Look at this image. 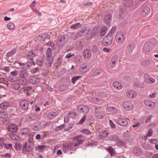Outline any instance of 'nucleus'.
<instances>
[{"instance_id": "obj_1", "label": "nucleus", "mask_w": 158, "mask_h": 158, "mask_svg": "<svg viewBox=\"0 0 158 158\" xmlns=\"http://www.w3.org/2000/svg\"><path fill=\"white\" fill-rule=\"evenodd\" d=\"M85 140L84 136L81 135L74 137L73 139V141L74 142V145L77 146L82 144Z\"/></svg>"}, {"instance_id": "obj_2", "label": "nucleus", "mask_w": 158, "mask_h": 158, "mask_svg": "<svg viewBox=\"0 0 158 158\" xmlns=\"http://www.w3.org/2000/svg\"><path fill=\"white\" fill-rule=\"evenodd\" d=\"M33 149L34 148L32 144L30 143H28L27 142H26L23 143L22 148V151L23 153L28 152L32 151Z\"/></svg>"}, {"instance_id": "obj_3", "label": "nucleus", "mask_w": 158, "mask_h": 158, "mask_svg": "<svg viewBox=\"0 0 158 158\" xmlns=\"http://www.w3.org/2000/svg\"><path fill=\"white\" fill-rule=\"evenodd\" d=\"M94 115L96 118L99 119H102L104 117V112L100 107L95 108Z\"/></svg>"}, {"instance_id": "obj_4", "label": "nucleus", "mask_w": 158, "mask_h": 158, "mask_svg": "<svg viewBox=\"0 0 158 158\" xmlns=\"http://www.w3.org/2000/svg\"><path fill=\"white\" fill-rule=\"evenodd\" d=\"M122 106L124 110L127 111L132 110L134 108L133 105L129 101H125L123 102Z\"/></svg>"}, {"instance_id": "obj_5", "label": "nucleus", "mask_w": 158, "mask_h": 158, "mask_svg": "<svg viewBox=\"0 0 158 158\" xmlns=\"http://www.w3.org/2000/svg\"><path fill=\"white\" fill-rule=\"evenodd\" d=\"M52 49L50 48H48L47 50L46 54L47 60L49 62L48 63L50 65L52 64L53 60L52 56Z\"/></svg>"}, {"instance_id": "obj_6", "label": "nucleus", "mask_w": 158, "mask_h": 158, "mask_svg": "<svg viewBox=\"0 0 158 158\" xmlns=\"http://www.w3.org/2000/svg\"><path fill=\"white\" fill-rule=\"evenodd\" d=\"M112 37L108 35L104 37L102 40V43L104 46H108L110 45L112 43Z\"/></svg>"}, {"instance_id": "obj_7", "label": "nucleus", "mask_w": 158, "mask_h": 158, "mask_svg": "<svg viewBox=\"0 0 158 158\" xmlns=\"http://www.w3.org/2000/svg\"><path fill=\"white\" fill-rule=\"evenodd\" d=\"M115 38L116 42L119 44L122 43L125 39L123 33L121 32H119L117 33Z\"/></svg>"}, {"instance_id": "obj_8", "label": "nucleus", "mask_w": 158, "mask_h": 158, "mask_svg": "<svg viewBox=\"0 0 158 158\" xmlns=\"http://www.w3.org/2000/svg\"><path fill=\"white\" fill-rule=\"evenodd\" d=\"M77 110L80 113H87L89 111V109L87 106L81 105L77 107Z\"/></svg>"}, {"instance_id": "obj_9", "label": "nucleus", "mask_w": 158, "mask_h": 158, "mask_svg": "<svg viewBox=\"0 0 158 158\" xmlns=\"http://www.w3.org/2000/svg\"><path fill=\"white\" fill-rule=\"evenodd\" d=\"M143 77L144 81L147 83L152 84L155 82V80L154 78L151 77L148 74H144Z\"/></svg>"}, {"instance_id": "obj_10", "label": "nucleus", "mask_w": 158, "mask_h": 158, "mask_svg": "<svg viewBox=\"0 0 158 158\" xmlns=\"http://www.w3.org/2000/svg\"><path fill=\"white\" fill-rule=\"evenodd\" d=\"M118 57L116 55L113 56L111 58L110 62V66L111 68H114L117 64Z\"/></svg>"}, {"instance_id": "obj_11", "label": "nucleus", "mask_w": 158, "mask_h": 158, "mask_svg": "<svg viewBox=\"0 0 158 158\" xmlns=\"http://www.w3.org/2000/svg\"><path fill=\"white\" fill-rule=\"evenodd\" d=\"M29 81L33 84H36L39 82L40 79L37 76H32L29 77Z\"/></svg>"}, {"instance_id": "obj_12", "label": "nucleus", "mask_w": 158, "mask_h": 158, "mask_svg": "<svg viewBox=\"0 0 158 158\" xmlns=\"http://www.w3.org/2000/svg\"><path fill=\"white\" fill-rule=\"evenodd\" d=\"M117 123L119 125L123 126H127L128 124L127 120L123 118H118L117 119Z\"/></svg>"}, {"instance_id": "obj_13", "label": "nucleus", "mask_w": 158, "mask_h": 158, "mask_svg": "<svg viewBox=\"0 0 158 158\" xmlns=\"http://www.w3.org/2000/svg\"><path fill=\"white\" fill-rule=\"evenodd\" d=\"M150 11V8L148 6H145L142 9L141 15L142 16L145 17L149 14Z\"/></svg>"}, {"instance_id": "obj_14", "label": "nucleus", "mask_w": 158, "mask_h": 158, "mask_svg": "<svg viewBox=\"0 0 158 158\" xmlns=\"http://www.w3.org/2000/svg\"><path fill=\"white\" fill-rule=\"evenodd\" d=\"M91 56V52L89 49L86 48L84 50L83 52V56L84 59H90Z\"/></svg>"}, {"instance_id": "obj_15", "label": "nucleus", "mask_w": 158, "mask_h": 158, "mask_svg": "<svg viewBox=\"0 0 158 158\" xmlns=\"http://www.w3.org/2000/svg\"><path fill=\"white\" fill-rule=\"evenodd\" d=\"M127 97L131 99L135 98L137 96L136 92L131 90H130L127 91L126 93Z\"/></svg>"}, {"instance_id": "obj_16", "label": "nucleus", "mask_w": 158, "mask_h": 158, "mask_svg": "<svg viewBox=\"0 0 158 158\" xmlns=\"http://www.w3.org/2000/svg\"><path fill=\"white\" fill-rule=\"evenodd\" d=\"M144 102L147 106L152 108L155 107L156 105L155 102L149 100H145L144 101Z\"/></svg>"}, {"instance_id": "obj_17", "label": "nucleus", "mask_w": 158, "mask_h": 158, "mask_svg": "<svg viewBox=\"0 0 158 158\" xmlns=\"http://www.w3.org/2000/svg\"><path fill=\"white\" fill-rule=\"evenodd\" d=\"M7 129L9 131L15 132L17 130L18 127L16 125L14 124H11L8 126Z\"/></svg>"}, {"instance_id": "obj_18", "label": "nucleus", "mask_w": 158, "mask_h": 158, "mask_svg": "<svg viewBox=\"0 0 158 158\" xmlns=\"http://www.w3.org/2000/svg\"><path fill=\"white\" fill-rule=\"evenodd\" d=\"M109 134V132L106 130H103L99 132L98 136L101 139H103L107 137Z\"/></svg>"}, {"instance_id": "obj_19", "label": "nucleus", "mask_w": 158, "mask_h": 158, "mask_svg": "<svg viewBox=\"0 0 158 158\" xmlns=\"http://www.w3.org/2000/svg\"><path fill=\"white\" fill-rule=\"evenodd\" d=\"M29 102L26 100H23L21 101L20 103L21 107L24 110H27L28 109Z\"/></svg>"}, {"instance_id": "obj_20", "label": "nucleus", "mask_w": 158, "mask_h": 158, "mask_svg": "<svg viewBox=\"0 0 158 158\" xmlns=\"http://www.w3.org/2000/svg\"><path fill=\"white\" fill-rule=\"evenodd\" d=\"M106 110L111 114H116L118 112V109L114 106H108L106 108Z\"/></svg>"}, {"instance_id": "obj_21", "label": "nucleus", "mask_w": 158, "mask_h": 158, "mask_svg": "<svg viewBox=\"0 0 158 158\" xmlns=\"http://www.w3.org/2000/svg\"><path fill=\"white\" fill-rule=\"evenodd\" d=\"M50 38V35L47 34H43L37 36V39L40 40L44 41L46 39H49Z\"/></svg>"}, {"instance_id": "obj_22", "label": "nucleus", "mask_w": 158, "mask_h": 158, "mask_svg": "<svg viewBox=\"0 0 158 158\" xmlns=\"http://www.w3.org/2000/svg\"><path fill=\"white\" fill-rule=\"evenodd\" d=\"M67 40L64 35H62L59 37L57 40L58 43L61 45L64 44L67 42Z\"/></svg>"}, {"instance_id": "obj_23", "label": "nucleus", "mask_w": 158, "mask_h": 158, "mask_svg": "<svg viewBox=\"0 0 158 158\" xmlns=\"http://www.w3.org/2000/svg\"><path fill=\"white\" fill-rule=\"evenodd\" d=\"M112 19V16L111 15L108 14L104 16V20L105 23L108 25L111 22Z\"/></svg>"}, {"instance_id": "obj_24", "label": "nucleus", "mask_w": 158, "mask_h": 158, "mask_svg": "<svg viewBox=\"0 0 158 158\" xmlns=\"http://www.w3.org/2000/svg\"><path fill=\"white\" fill-rule=\"evenodd\" d=\"M133 153L137 156H141L143 154V152L141 149L138 147H135L133 149Z\"/></svg>"}, {"instance_id": "obj_25", "label": "nucleus", "mask_w": 158, "mask_h": 158, "mask_svg": "<svg viewBox=\"0 0 158 158\" xmlns=\"http://www.w3.org/2000/svg\"><path fill=\"white\" fill-rule=\"evenodd\" d=\"M112 85L115 88L118 90L121 89L123 87L121 83L117 81L114 82Z\"/></svg>"}, {"instance_id": "obj_26", "label": "nucleus", "mask_w": 158, "mask_h": 158, "mask_svg": "<svg viewBox=\"0 0 158 158\" xmlns=\"http://www.w3.org/2000/svg\"><path fill=\"white\" fill-rule=\"evenodd\" d=\"M10 138L14 141L19 140L20 139V137L14 133H11L10 134Z\"/></svg>"}, {"instance_id": "obj_27", "label": "nucleus", "mask_w": 158, "mask_h": 158, "mask_svg": "<svg viewBox=\"0 0 158 158\" xmlns=\"http://www.w3.org/2000/svg\"><path fill=\"white\" fill-rule=\"evenodd\" d=\"M88 69L86 65L84 63H82L79 68V71L82 73H85L87 71Z\"/></svg>"}, {"instance_id": "obj_28", "label": "nucleus", "mask_w": 158, "mask_h": 158, "mask_svg": "<svg viewBox=\"0 0 158 158\" xmlns=\"http://www.w3.org/2000/svg\"><path fill=\"white\" fill-rule=\"evenodd\" d=\"M35 56V53L34 52L32 51L29 52L27 54L28 58L31 60H33L34 57Z\"/></svg>"}, {"instance_id": "obj_29", "label": "nucleus", "mask_w": 158, "mask_h": 158, "mask_svg": "<svg viewBox=\"0 0 158 158\" xmlns=\"http://www.w3.org/2000/svg\"><path fill=\"white\" fill-rule=\"evenodd\" d=\"M106 149L109 152L111 156H113L115 155V152L112 147H109Z\"/></svg>"}, {"instance_id": "obj_30", "label": "nucleus", "mask_w": 158, "mask_h": 158, "mask_svg": "<svg viewBox=\"0 0 158 158\" xmlns=\"http://www.w3.org/2000/svg\"><path fill=\"white\" fill-rule=\"evenodd\" d=\"M10 106L9 102H5L0 104V108L2 109L5 110Z\"/></svg>"}, {"instance_id": "obj_31", "label": "nucleus", "mask_w": 158, "mask_h": 158, "mask_svg": "<svg viewBox=\"0 0 158 158\" xmlns=\"http://www.w3.org/2000/svg\"><path fill=\"white\" fill-rule=\"evenodd\" d=\"M19 64L20 66H23L24 68H23V69H27L28 67H30L31 65V62H27L26 63H23L21 62H19Z\"/></svg>"}, {"instance_id": "obj_32", "label": "nucleus", "mask_w": 158, "mask_h": 158, "mask_svg": "<svg viewBox=\"0 0 158 158\" xmlns=\"http://www.w3.org/2000/svg\"><path fill=\"white\" fill-rule=\"evenodd\" d=\"M56 115V113L55 112H50L47 113V117L50 119H51L54 118Z\"/></svg>"}, {"instance_id": "obj_33", "label": "nucleus", "mask_w": 158, "mask_h": 158, "mask_svg": "<svg viewBox=\"0 0 158 158\" xmlns=\"http://www.w3.org/2000/svg\"><path fill=\"white\" fill-rule=\"evenodd\" d=\"M135 47V44L134 43H132L130 44L127 47V52L129 53H131L133 49Z\"/></svg>"}, {"instance_id": "obj_34", "label": "nucleus", "mask_w": 158, "mask_h": 158, "mask_svg": "<svg viewBox=\"0 0 158 158\" xmlns=\"http://www.w3.org/2000/svg\"><path fill=\"white\" fill-rule=\"evenodd\" d=\"M80 132L83 133L85 135H90L92 134V131H91L89 130L86 129H82L80 131Z\"/></svg>"}, {"instance_id": "obj_35", "label": "nucleus", "mask_w": 158, "mask_h": 158, "mask_svg": "<svg viewBox=\"0 0 158 158\" xmlns=\"http://www.w3.org/2000/svg\"><path fill=\"white\" fill-rule=\"evenodd\" d=\"M100 30V35L101 36H103L106 32L107 28L105 27H102L101 28Z\"/></svg>"}, {"instance_id": "obj_36", "label": "nucleus", "mask_w": 158, "mask_h": 158, "mask_svg": "<svg viewBox=\"0 0 158 158\" xmlns=\"http://www.w3.org/2000/svg\"><path fill=\"white\" fill-rule=\"evenodd\" d=\"M100 73L99 72L97 71L96 69H93L90 73V75L92 77H94L97 75L100 74Z\"/></svg>"}, {"instance_id": "obj_37", "label": "nucleus", "mask_w": 158, "mask_h": 158, "mask_svg": "<svg viewBox=\"0 0 158 158\" xmlns=\"http://www.w3.org/2000/svg\"><path fill=\"white\" fill-rule=\"evenodd\" d=\"M17 52V50L15 49H12L9 52H7L6 53V56L9 57L13 56L15 53Z\"/></svg>"}, {"instance_id": "obj_38", "label": "nucleus", "mask_w": 158, "mask_h": 158, "mask_svg": "<svg viewBox=\"0 0 158 158\" xmlns=\"http://www.w3.org/2000/svg\"><path fill=\"white\" fill-rule=\"evenodd\" d=\"M19 74L20 77L22 78H25L27 77V71L25 70L20 71Z\"/></svg>"}, {"instance_id": "obj_39", "label": "nucleus", "mask_w": 158, "mask_h": 158, "mask_svg": "<svg viewBox=\"0 0 158 158\" xmlns=\"http://www.w3.org/2000/svg\"><path fill=\"white\" fill-rule=\"evenodd\" d=\"M8 116L7 113L5 111H0V118H5L7 117Z\"/></svg>"}, {"instance_id": "obj_40", "label": "nucleus", "mask_w": 158, "mask_h": 158, "mask_svg": "<svg viewBox=\"0 0 158 158\" xmlns=\"http://www.w3.org/2000/svg\"><path fill=\"white\" fill-rule=\"evenodd\" d=\"M7 27L10 30H12L15 28V26L12 23H10L7 24Z\"/></svg>"}, {"instance_id": "obj_41", "label": "nucleus", "mask_w": 158, "mask_h": 158, "mask_svg": "<svg viewBox=\"0 0 158 158\" xmlns=\"http://www.w3.org/2000/svg\"><path fill=\"white\" fill-rule=\"evenodd\" d=\"M21 134L23 135H25L28 134L29 132V130L27 128H24L20 131Z\"/></svg>"}, {"instance_id": "obj_42", "label": "nucleus", "mask_w": 158, "mask_h": 158, "mask_svg": "<svg viewBox=\"0 0 158 158\" xmlns=\"http://www.w3.org/2000/svg\"><path fill=\"white\" fill-rule=\"evenodd\" d=\"M81 27V25L79 23L73 24L71 26L70 28L72 29H77Z\"/></svg>"}, {"instance_id": "obj_43", "label": "nucleus", "mask_w": 158, "mask_h": 158, "mask_svg": "<svg viewBox=\"0 0 158 158\" xmlns=\"http://www.w3.org/2000/svg\"><path fill=\"white\" fill-rule=\"evenodd\" d=\"M134 85L135 86L138 88H142V86L138 80H135L134 81Z\"/></svg>"}, {"instance_id": "obj_44", "label": "nucleus", "mask_w": 158, "mask_h": 158, "mask_svg": "<svg viewBox=\"0 0 158 158\" xmlns=\"http://www.w3.org/2000/svg\"><path fill=\"white\" fill-rule=\"evenodd\" d=\"M116 27L115 26L113 27L111 30L107 34V35L110 36L112 37L113 34L114 33Z\"/></svg>"}, {"instance_id": "obj_45", "label": "nucleus", "mask_w": 158, "mask_h": 158, "mask_svg": "<svg viewBox=\"0 0 158 158\" xmlns=\"http://www.w3.org/2000/svg\"><path fill=\"white\" fill-rule=\"evenodd\" d=\"M87 31V32L86 31L85 32L86 34L85 35V37L87 39H90L91 38L92 34L91 31L89 30Z\"/></svg>"}, {"instance_id": "obj_46", "label": "nucleus", "mask_w": 158, "mask_h": 158, "mask_svg": "<svg viewBox=\"0 0 158 158\" xmlns=\"http://www.w3.org/2000/svg\"><path fill=\"white\" fill-rule=\"evenodd\" d=\"M15 148L16 150L19 151L22 148V145L19 143H15Z\"/></svg>"}, {"instance_id": "obj_47", "label": "nucleus", "mask_w": 158, "mask_h": 158, "mask_svg": "<svg viewBox=\"0 0 158 158\" xmlns=\"http://www.w3.org/2000/svg\"><path fill=\"white\" fill-rule=\"evenodd\" d=\"M46 147V146L44 145H38L36 147V148L37 150L40 152H42Z\"/></svg>"}, {"instance_id": "obj_48", "label": "nucleus", "mask_w": 158, "mask_h": 158, "mask_svg": "<svg viewBox=\"0 0 158 158\" xmlns=\"http://www.w3.org/2000/svg\"><path fill=\"white\" fill-rule=\"evenodd\" d=\"M99 27H95L93 29L92 33H93L94 35H96L99 33Z\"/></svg>"}, {"instance_id": "obj_49", "label": "nucleus", "mask_w": 158, "mask_h": 158, "mask_svg": "<svg viewBox=\"0 0 158 158\" xmlns=\"http://www.w3.org/2000/svg\"><path fill=\"white\" fill-rule=\"evenodd\" d=\"M81 77V76H76L74 77H73L71 80L72 83L73 84H74L76 81Z\"/></svg>"}, {"instance_id": "obj_50", "label": "nucleus", "mask_w": 158, "mask_h": 158, "mask_svg": "<svg viewBox=\"0 0 158 158\" xmlns=\"http://www.w3.org/2000/svg\"><path fill=\"white\" fill-rule=\"evenodd\" d=\"M86 118V116L85 115L83 116L80 120L78 122L77 124L79 125L82 124L83 122L85 121Z\"/></svg>"}, {"instance_id": "obj_51", "label": "nucleus", "mask_w": 158, "mask_h": 158, "mask_svg": "<svg viewBox=\"0 0 158 158\" xmlns=\"http://www.w3.org/2000/svg\"><path fill=\"white\" fill-rule=\"evenodd\" d=\"M69 115V117H70L72 118H73L75 117L77 115V113L74 112H70L68 114Z\"/></svg>"}, {"instance_id": "obj_52", "label": "nucleus", "mask_w": 158, "mask_h": 158, "mask_svg": "<svg viewBox=\"0 0 158 158\" xmlns=\"http://www.w3.org/2000/svg\"><path fill=\"white\" fill-rule=\"evenodd\" d=\"M63 150L64 152L69 150V144L63 145Z\"/></svg>"}, {"instance_id": "obj_53", "label": "nucleus", "mask_w": 158, "mask_h": 158, "mask_svg": "<svg viewBox=\"0 0 158 158\" xmlns=\"http://www.w3.org/2000/svg\"><path fill=\"white\" fill-rule=\"evenodd\" d=\"M37 64L40 66H41L43 65V60L42 59H38L36 61Z\"/></svg>"}, {"instance_id": "obj_54", "label": "nucleus", "mask_w": 158, "mask_h": 158, "mask_svg": "<svg viewBox=\"0 0 158 158\" xmlns=\"http://www.w3.org/2000/svg\"><path fill=\"white\" fill-rule=\"evenodd\" d=\"M117 138V136L115 135H111L109 137L110 140L112 141H114L116 140Z\"/></svg>"}, {"instance_id": "obj_55", "label": "nucleus", "mask_w": 158, "mask_h": 158, "mask_svg": "<svg viewBox=\"0 0 158 158\" xmlns=\"http://www.w3.org/2000/svg\"><path fill=\"white\" fill-rule=\"evenodd\" d=\"M150 63V60H146L142 62V64L144 66L149 64Z\"/></svg>"}, {"instance_id": "obj_56", "label": "nucleus", "mask_w": 158, "mask_h": 158, "mask_svg": "<svg viewBox=\"0 0 158 158\" xmlns=\"http://www.w3.org/2000/svg\"><path fill=\"white\" fill-rule=\"evenodd\" d=\"M19 85L18 83H15L12 85V87L15 90H18L19 88Z\"/></svg>"}, {"instance_id": "obj_57", "label": "nucleus", "mask_w": 158, "mask_h": 158, "mask_svg": "<svg viewBox=\"0 0 158 158\" xmlns=\"http://www.w3.org/2000/svg\"><path fill=\"white\" fill-rule=\"evenodd\" d=\"M69 150L71 151H73L74 149V148L76 146L74 145V144L73 145L72 143H70L69 144Z\"/></svg>"}, {"instance_id": "obj_58", "label": "nucleus", "mask_w": 158, "mask_h": 158, "mask_svg": "<svg viewBox=\"0 0 158 158\" xmlns=\"http://www.w3.org/2000/svg\"><path fill=\"white\" fill-rule=\"evenodd\" d=\"M33 11L36 14H37L38 15L41 16L42 15L41 13L36 8H34L32 9Z\"/></svg>"}, {"instance_id": "obj_59", "label": "nucleus", "mask_w": 158, "mask_h": 158, "mask_svg": "<svg viewBox=\"0 0 158 158\" xmlns=\"http://www.w3.org/2000/svg\"><path fill=\"white\" fill-rule=\"evenodd\" d=\"M39 70V68L38 67L32 69H31L30 72L32 73H35L37 72Z\"/></svg>"}, {"instance_id": "obj_60", "label": "nucleus", "mask_w": 158, "mask_h": 158, "mask_svg": "<svg viewBox=\"0 0 158 158\" xmlns=\"http://www.w3.org/2000/svg\"><path fill=\"white\" fill-rule=\"evenodd\" d=\"M70 117L67 114V116H65L64 118V121L65 123H68L69 122Z\"/></svg>"}, {"instance_id": "obj_61", "label": "nucleus", "mask_w": 158, "mask_h": 158, "mask_svg": "<svg viewBox=\"0 0 158 158\" xmlns=\"http://www.w3.org/2000/svg\"><path fill=\"white\" fill-rule=\"evenodd\" d=\"M102 51L104 52L108 53L110 52L111 51V50L106 48H103L102 49Z\"/></svg>"}, {"instance_id": "obj_62", "label": "nucleus", "mask_w": 158, "mask_h": 158, "mask_svg": "<svg viewBox=\"0 0 158 158\" xmlns=\"http://www.w3.org/2000/svg\"><path fill=\"white\" fill-rule=\"evenodd\" d=\"M87 31V30H86V31H84V30H80V31H79L77 33V35L78 36V35H83V33L85 32H86Z\"/></svg>"}, {"instance_id": "obj_63", "label": "nucleus", "mask_w": 158, "mask_h": 158, "mask_svg": "<svg viewBox=\"0 0 158 158\" xmlns=\"http://www.w3.org/2000/svg\"><path fill=\"white\" fill-rule=\"evenodd\" d=\"M153 133V131L151 129H150L148 130L147 135L148 136H151L152 135Z\"/></svg>"}, {"instance_id": "obj_64", "label": "nucleus", "mask_w": 158, "mask_h": 158, "mask_svg": "<svg viewBox=\"0 0 158 158\" xmlns=\"http://www.w3.org/2000/svg\"><path fill=\"white\" fill-rule=\"evenodd\" d=\"M18 73V71L16 70H15L14 71L10 72V74L11 75L14 77L17 76Z\"/></svg>"}]
</instances>
